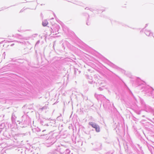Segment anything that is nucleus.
<instances>
[{
  "label": "nucleus",
  "instance_id": "nucleus-2",
  "mask_svg": "<svg viewBox=\"0 0 154 154\" xmlns=\"http://www.w3.org/2000/svg\"><path fill=\"white\" fill-rule=\"evenodd\" d=\"M48 24V23L46 20H44L42 23V25L44 26H46Z\"/></svg>",
  "mask_w": 154,
  "mask_h": 154
},
{
  "label": "nucleus",
  "instance_id": "nucleus-1",
  "mask_svg": "<svg viewBox=\"0 0 154 154\" xmlns=\"http://www.w3.org/2000/svg\"><path fill=\"white\" fill-rule=\"evenodd\" d=\"M89 124L91 125L93 128H95L96 127H97V125L96 124L93 122H90L89 123Z\"/></svg>",
  "mask_w": 154,
  "mask_h": 154
},
{
  "label": "nucleus",
  "instance_id": "nucleus-3",
  "mask_svg": "<svg viewBox=\"0 0 154 154\" xmlns=\"http://www.w3.org/2000/svg\"><path fill=\"white\" fill-rule=\"evenodd\" d=\"M95 128V129L96 131L99 132L100 131V127L98 125H97V127H96Z\"/></svg>",
  "mask_w": 154,
  "mask_h": 154
}]
</instances>
